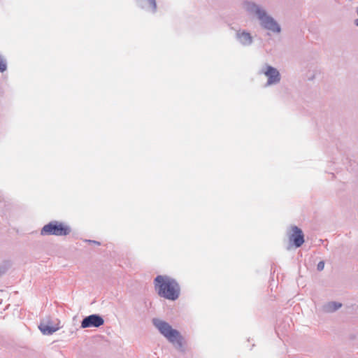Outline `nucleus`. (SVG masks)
<instances>
[{"mask_svg":"<svg viewBox=\"0 0 358 358\" xmlns=\"http://www.w3.org/2000/svg\"><path fill=\"white\" fill-rule=\"evenodd\" d=\"M244 8L253 15H255L259 21L261 27L273 33L278 34L281 31V27L277 21L261 6L252 1H245Z\"/></svg>","mask_w":358,"mask_h":358,"instance_id":"obj_2","label":"nucleus"},{"mask_svg":"<svg viewBox=\"0 0 358 358\" xmlns=\"http://www.w3.org/2000/svg\"><path fill=\"white\" fill-rule=\"evenodd\" d=\"M152 324L177 350L185 352L184 338L177 329L172 328L167 322L158 318H153Z\"/></svg>","mask_w":358,"mask_h":358,"instance_id":"obj_3","label":"nucleus"},{"mask_svg":"<svg viewBox=\"0 0 358 358\" xmlns=\"http://www.w3.org/2000/svg\"><path fill=\"white\" fill-rule=\"evenodd\" d=\"M357 15H358V8H357Z\"/></svg>","mask_w":358,"mask_h":358,"instance_id":"obj_19","label":"nucleus"},{"mask_svg":"<svg viewBox=\"0 0 358 358\" xmlns=\"http://www.w3.org/2000/svg\"><path fill=\"white\" fill-rule=\"evenodd\" d=\"M137 5L142 9L155 13L157 11L156 0H136Z\"/></svg>","mask_w":358,"mask_h":358,"instance_id":"obj_9","label":"nucleus"},{"mask_svg":"<svg viewBox=\"0 0 358 358\" xmlns=\"http://www.w3.org/2000/svg\"><path fill=\"white\" fill-rule=\"evenodd\" d=\"M342 306V304L336 301H330L323 306V310L326 313H333Z\"/></svg>","mask_w":358,"mask_h":358,"instance_id":"obj_11","label":"nucleus"},{"mask_svg":"<svg viewBox=\"0 0 358 358\" xmlns=\"http://www.w3.org/2000/svg\"><path fill=\"white\" fill-rule=\"evenodd\" d=\"M8 64L6 59L0 55V73H3L7 70Z\"/></svg>","mask_w":358,"mask_h":358,"instance_id":"obj_12","label":"nucleus"},{"mask_svg":"<svg viewBox=\"0 0 358 358\" xmlns=\"http://www.w3.org/2000/svg\"><path fill=\"white\" fill-rule=\"evenodd\" d=\"M9 266V262H5L3 264L0 265V276L4 274L8 271Z\"/></svg>","mask_w":358,"mask_h":358,"instance_id":"obj_13","label":"nucleus"},{"mask_svg":"<svg viewBox=\"0 0 358 358\" xmlns=\"http://www.w3.org/2000/svg\"><path fill=\"white\" fill-rule=\"evenodd\" d=\"M283 330H286L285 329V326H284L282 329H281V324H278L276 327H275V332L276 334H279V331H282Z\"/></svg>","mask_w":358,"mask_h":358,"instance_id":"obj_16","label":"nucleus"},{"mask_svg":"<svg viewBox=\"0 0 358 358\" xmlns=\"http://www.w3.org/2000/svg\"><path fill=\"white\" fill-rule=\"evenodd\" d=\"M155 289L162 298L176 301L180 294V287L177 280L168 275H158L154 279Z\"/></svg>","mask_w":358,"mask_h":358,"instance_id":"obj_1","label":"nucleus"},{"mask_svg":"<svg viewBox=\"0 0 358 358\" xmlns=\"http://www.w3.org/2000/svg\"><path fill=\"white\" fill-rule=\"evenodd\" d=\"M236 40L243 46L248 47L253 43V37L251 34L245 29H238L235 34Z\"/></svg>","mask_w":358,"mask_h":358,"instance_id":"obj_7","label":"nucleus"},{"mask_svg":"<svg viewBox=\"0 0 358 358\" xmlns=\"http://www.w3.org/2000/svg\"><path fill=\"white\" fill-rule=\"evenodd\" d=\"M292 230V233L289 236V241L295 248H300L305 242L303 232L297 226H293Z\"/></svg>","mask_w":358,"mask_h":358,"instance_id":"obj_8","label":"nucleus"},{"mask_svg":"<svg viewBox=\"0 0 358 358\" xmlns=\"http://www.w3.org/2000/svg\"><path fill=\"white\" fill-rule=\"evenodd\" d=\"M71 231V229L70 226L62 222L52 220L42 227L41 235L64 236L69 235Z\"/></svg>","mask_w":358,"mask_h":358,"instance_id":"obj_4","label":"nucleus"},{"mask_svg":"<svg viewBox=\"0 0 358 358\" xmlns=\"http://www.w3.org/2000/svg\"><path fill=\"white\" fill-rule=\"evenodd\" d=\"M38 329L43 335L50 336L57 331L59 327L52 325L50 321L47 322L42 321L38 325Z\"/></svg>","mask_w":358,"mask_h":358,"instance_id":"obj_10","label":"nucleus"},{"mask_svg":"<svg viewBox=\"0 0 358 358\" xmlns=\"http://www.w3.org/2000/svg\"><path fill=\"white\" fill-rule=\"evenodd\" d=\"M85 241L87 242V243H89L90 244H94V245H101V243L97 241L86 239V240H85Z\"/></svg>","mask_w":358,"mask_h":358,"instance_id":"obj_15","label":"nucleus"},{"mask_svg":"<svg viewBox=\"0 0 358 358\" xmlns=\"http://www.w3.org/2000/svg\"><path fill=\"white\" fill-rule=\"evenodd\" d=\"M104 324L103 317L99 314H92L85 317L81 321L82 329L95 327L98 328Z\"/></svg>","mask_w":358,"mask_h":358,"instance_id":"obj_6","label":"nucleus"},{"mask_svg":"<svg viewBox=\"0 0 358 358\" xmlns=\"http://www.w3.org/2000/svg\"><path fill=\"white\" fill-rule=\"evenodd\" d=\"M355 24L358 27V18L355 20Z\"/></svg>","mask_w":358,"mask_h":358,"instance_id":"obj_17","label":"nucleus"},{"mask_svg":"<svg viewBox=\"0 0 358 358\" xmlns=\"http://www.w3.org/2000/svg\"><path fill=\"white\" fill-rule=\"evenodd\" d=\"M262 73H264L267 78V82L265 86H270L273 85H276L280 83L281 79V76L278 70L268 64L265 65V69H262L261 71Z\"/></svg>","mask_w":358,"mask_h":358,"instance_id":"obj_5","label":"nucleus"},{"mask_svg":"<svg viewBox=\"0 0 358 358\" xmlns=\"http://www.w3.org/2000/svg\"><path fill=\"white\" fill-rule=\"evenodd\" d=\"M289 320V318L286 317V321H285V322H287V324H288V325H289V324H288V320Z\"/></svg>","mask_w":358,"mask_h":358,"instance_id":"obj_18","label":"nucleus"},{"mask_svg":"<svg viewBox=\"0 0 358 358\" xmlns=\"http://www.w3.org/2000/svg\"><path fill=\"white\" fill-rule=\"evenodd\" d=\"M324 262L323 261L319 262V263L317 265V271H321L324 269Z\"/></svg>","mask_w":358,"mask_h":358,"instance_id":"obj_14","label":"nucleus"}]
</instances>
